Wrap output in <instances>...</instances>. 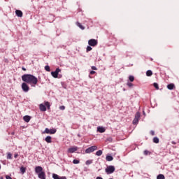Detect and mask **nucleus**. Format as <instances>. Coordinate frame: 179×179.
<instances>
[{
  "mask_svg": "<svg viewBox=\"0 0 179 179\" xmlns=\"http://www.w3.org/2000/svg\"><path fill=\"white\" fill-rule=\"evenodd\" d=\"M22 79L23 82L25 83H29V85H37L38 80L36 78V76L31 74H24L22 76Z\"/></svg>",
  "mask_w": 179,
  "mask_h": 179,
  "instance_id": "f257e3e1",
  "label": "nucleus"
},
{
  "mask_svg": "<svg viewBox=\"0 0 179 179\" xmlns=\"http://www.w3.org/2000/svg\"><path fill=\"white\" fill-rule=\"evenodd\" d=\"M35 172L38 174V177L40 179H45V172L43 171V167L36 166L35 168Z\"/></svg>",
  "mask_w": 179,
  "mask_h": 179,
  "instance_id": "f03ea898",
  "label": "nucleus"
},
{
  "mask_svg": "<svg viewBox=\"0 0 179 179\" xmlns=\"http://www.w3.org/2000/svg\"><path fill=\"white\" fill-rule=\"evenodd\" d=\"M105 171L107 174H113V173L115 171V168L114 166H109L105 169Z\"/></svg>",
  "mask_w": 179,
  "mask_h": 179,
  "instance_id": "7ed1b4c3",
  "label": "nucleus"
},
{
  "mask_svg": "<svg viewBox=\"0 0 179 179\" xmlns=\"http://www.w3.org/2000/svg\"><path fill=\"white\" fill-rule=\"evenodd\" d=\"M141 117V113L139 112H137L135 115V118L133 120L134 125H136L138 122H139V118Z\"/></svg>",
  "mask_w": 179,
  "mask_h": 179,
  "instance_id": "20e7f679",
  "label": "nucleus"
},
{
  "mask_svg": "<svg viewBox=\"0 0 179 179\" xmlns=\"http://www.w3.org/2000/svg\"><path fill=\"white\" fill-rule=\"evenodd\" d=\"M55 132H57V129H50L48 128H46L45 129V131H43V134H50V135H52V134H55Z\"/></svg>",
  "mask_w": 179,
  "mask_h": 179,
  "instance_id": "39448f33",
  "label": "nucleus"
},
{
  "mask_svg": "<svg viewBox=\"0 0 179 179\" xmlns=\"http://www.w3.org/2000/svg\"><path fill=\"white\" fill-rule=\"evenodd\" d=\"M94 150H97V146L93 145L85 150V153H92Z\"/></svg>",
  "mask_w": 179,
  "mask_h": 179,
  "instance_id": "423d86ee",
  "label": "nucleus"
},
{
  "mask_svg": "<svg viewBox=\"0 0 179 179\" xmlns=\"http://www.w3.org/2000/svg\"><path fill=\"white\" fill-rule=\"evenodd\" d=\"M89 45H91V47H96L97 45L98 42L96 39H90L88 41Z\"/></svg>",
  "mask_w": 179,
  "mask_h": 179,
  "instance_id": "0eeeda50",
  "label": "nucleus"
},
{
  "mask_svg": "<svg viewBox=\"0 0 179 179\" xmlns=\"http://www.w3.org/2000/svg\"><path fill=\"white\" fill-rule=\"evenodd\" d=\"M61 72V69L59 68L56 69L55 71H52L51 75L53 78H58V73Z\"/></svg>",
  "mask_w": 179,
  "mask_h": 179,
  "instance_id": "6e6552de",
  "label": "nucleus"
},
{
  "mask_svg": "<svg viewBox=\"0 0 179 179\" xmlns=\"http://www.w3.org/2000/svg\"><path fill=\"white\" fill-rule=\"evenodd\" d=\"M22 89L23 92H27L29 89V85H27V83H23L22 84Z\"/></svg>",
  "mask_w": 179,
  "mask_h": 179,
  "instance_id": "1a4fd4ad",
  "label": "nucleus"
},
{
  "mask_svg": "<svg viewBox=\"0 0 179 179\" xmlns=\"http://www.w3.org/2000/svg\"><path fill=\"white\" fill-rule=\"evenodd\" d=\"M76 150H78V147H72V148H69L68 152L73 153V152H76Z\"/></svg>",
  "mask_w": 179,
  "mask_h": 179,
  "instance_id": "9d476101",
  "label": "nucleus"
},
{
  "mask_svg": "<svg viewBox=\"0 0 179 179\" xmlns=\"http://www.w3.org/2000/svg\"><path fill=\"white\" fill-rule=\"evenodd\" d=\"M52 178H54V179H66V177H65V176L59 177V176H58L57 174L53 173Z\"/></svg>",
  "mask_w": 179,
  "mask_h": 179,
  "instance_id": "9b49d317",
  "label": "nucleus"
},
{
  "mask_svg": "<svg viewBox=\"0 0 179 179\" xmlns=\"http://www.w3.org/2000/svg\"><path fill=\"white\" fill-rule=\"evenodd\" d=\"M15 15L18 17H22L23 16V13L20 10H15Z\"/></svg>",
  "mask_w": 179,
  "mask_h": 179,
  "instance_id": "f8f14e48",
  "label": "nucleus"
},
{
  "mask_svg": "<svg viewBox=\"0 0 179 179\" xmlns=\"http://www.w3.org/2000/svg\"><path fill=\"white\" fill-rule=\"evenodd\" d=\"M39 108H40L41 111H47V108L43 103L39 105Z\"/></svg>",
  "mask_w": 179,
  "mask_h": 179,
  "instance_id": "ddd939ff",
  "label": "nucleus"
},
{
  "mask_svg": "<svg viewBox=\"0 0 179 179\" xmlns=\"http://www.w3.org/2000/svg\"><path fill=\"white\" fill-rule=\"evenodd\" d=\"M98 132H100V134H103V132H106V129L103 127H97Z\"/></svg>",
  "mask_w": 179,
  "mask_h": 179,
  "instance_id": "4468645a",
  "label": "nucleus"
},
{
  "mask_svg": "<svg viewBox=\"0 0 179 179\" xmlns=\"http://www.w3.org/2000/svg\"><path fill=\"white\" fill-rule=\"evenodd\" d=\"M45 142H47V143H51L52 142V138L50 136H48L45 138Z\"/></svg>",
  "mask_w": 179,
  "mask_h": 179,
  "instance_id": "2eb2a0df",
  "label": "nucleus"
},
{
  "mask_svg": "<svg viewBox=\"0 0 179 179\" xmlns=\"http://www.w3.org/2000/svg\"><path fill=\"white\" fill-rule=\"evenodd\" d=\"M113 159L114 158L111 155H108L106 157V159L107 162H113Z\"/></svg>",
  "mask_w": 179,
  "mask_h": 179,
  "instance_id": "dca6fc26",
  "label": "nucleus"
},
{
  "mask_svg": "<svg viewBox=\"0 0 179 179\" xmlns=\"http://www.w3.org/2000/svg\"><path fill=\"white\" fill-rule=\"evenodd\" d=\"M30 118H31L30 116L25 115L24 116L23 120L24 121H25V122H29L30 121Z\"/></svg>",
  "mask_w": 179,
  "mask_h": 179,
  "instance_id": "f3484780",
  "label": "nucleus"
},
{
  "mask_svg": "<svg viewBox=\"0 0 179 179\" xmlns=\"http://www.w3.org/2000/svg\"><path fill=\"white\" fill-rule=\"evenodd\" d=\"M176 86L174 85V84H169L167 85V87L169 90H173V89H174Z\"/></svg>",
  "mask_w": 179,
  "mask_h": 179,
  "instance_id": "a211bd4d",
  "label": "nucleus"
},
{
  "mask_svg": "<svg viewBox=\"0 0 179 179\" xmlns=\"http://www.w3.org/2000/svg\"><path fill=\"white\" fill-rule=\"evenodd\" d=\"M76 24L78 26V27H80V29H81V30H85V27H83V25H82V24H80L79 22H77Z\"/></svg>",
  "mask_w": 179,
  "mask_h": 179,
  "instance_id": "6ab92c4d",
  "label": "nucleus"
},
{
  "mask_svg": "<svg viewBox=\"0 0 179 179\" xmlns=\"http://www.w3.org/2000/svg\"><path fill=\"white\" fill-rule=\"evenodd\" d=\"M20 171L22 173V174H24L26 173V168L24 166H21L20 167Z\"/></svg>",
  "mask_w": 179,
  "mask_h": 179,
  "instance_id": "aec40b11",
  "label": "nucleus"
},
{
  "mask_svg": "<svg viewBox=\"0 0 179 179\" xmlns=\"http://www.w3.org/2000/svg\"><path fill=\"white\" fill-rule=\"evenodd\" d=\"M146 75H147L148 76H152V75H153V72H152L151 70H148V71H147V72H146Z\"/></svg>",
  "mask_w": 179,
  "mask_h": 179,
  "instance_id": "412c9836",
  "label": "nucleus"
},
{
  "mask_svg": "<svg viewBox=\"0 0 179 179\" xmlns=\"http://www.w3.org/2000/svg\"><path fill=\"white\" fill-rule=\"evenodd\" d=\"M101 155H103V151L101 150H99L96 152V156H101Z\"/></svg>",
  "mask_w": 179,
  "mask_h": 179,
  "instance_id": "4be33fe9",
  "label": "nucleus"
},
{
  "mask_svg": "<svg viewBox=\"0 0 179 179\" xmlns=\"http://www.w3.org/2000/svg\"><path fill=\"white\" fill-rule=\"evenodd\" d=\"M164 178H165L164 175H163V174H159L157 177V179H164Z\"/></svg>",
  "mask_w": 179,
  "mask_h": 179,
  "instance_id": "5701e85b",
  "label": "nucleus"
},
{
  "mask_svg": "<svg viewBox=\"0 0 179 179\" xmlns=\"http://www.w3.org/2000/svg\"><path fill=\"white\" fill-rule=\"evenodd\" d=\"M153 143H159V138L155 137V138H153Z\"/></svg>",
  "mask_w": 179,
  "mask_h": 179,
  "instance_id": "b1692460",
  "label": "nucleus"
},
{
  "mask_svg": "<svg viewBox=\"0 0 179 179\" xmlns=\"http://www.w3.org/2000/svg\"><path fill=\"white\" fill-rule=\"evenodd\" d=\"M129 79L130 82H134V80H135V78L133 76H130L129 77Z\"/></svg>",
  "mask_w": 179,
  "mask_h": 179,
  "instance_id": "393cba45",
  "label": "nucleus"
},
{
  "mask_svg": "<svg viewBox=\"0 0 179 179\" xmlns=\"http://www.w3.org/2000/svg\"><path fill=\"white\" fill-rule=\"evenodd\" d=\"M45 107H47L48 108L50 109V102H45Z\"/></svg>",
  "mask_w": 179,
  "mask_h": 179,
  "instance_id": "a878e982",
  "label": "nucleus"
},
{
  "mask_svg": "<svg viewBox=\"0 0 179 179\" xmlns=\"http://www.w3.org/2000/svg\"><path fill=\"white\" fill-rule=\"evenodd\" d=\"M45 71H47V72H50L51 70L50 69V66H45Z\"/></svg>",
  "mask_w": 179,
  "mask_h": 179,
  "instance_id": "bb28decb",
  "label": "nucleus"
},
{
  "mask_svg": "<svg viewBox=\"0 0 179 179\" xmlns=\"http://www.w3.org/2000/svg\"><path fill=\"white\" fill-rule=\"evenodd\" d=\"M154 87H155V89H157V90H159V85L156 83H154Z\"/></svg>",
  "mask_w": 179,
  "mask_h": 179,
  "instance_id": "cd10ccee",
  "label": "nucleus"
},
{
  "mask_svg": "<svg viewBox=\"0 0 179 179\" xmlns=\"http://www.w3.org/2000/svg\"><path fill=\"white\" fill-rule=\"evenodd\" d=\"M144 155H145V156H148V155H150V152H149L148 150H145L144 151Z\"/></svg>",
  "mask_w": 179,
  "mask_h": 179,
  "instance_id": "c85d7f7f",
  "label": "nucleus"
},
{
  "mask_svg": "<svg viewBox=\"0 0 179 179\" xmlns=\"http://www.w3.org/2000/svg\"><path fill=\"white\" fill-rule=\"evenodd\" d=\"M7 159H12V154L10 152H8L7 155Z\"/></svg>",
  "mask_w": 179,
  "mask_h": 179,
  "instance_id": "c756f323",
  "label": "nucleus"
},
{
  "mask_svg": "<svg viewBox=\"0 0 179 179\" xmlns=\"http://www.w3.org/2000/svg\"><path fill=\"white\" fill-rule=\"evenodd\" d=\"M85 163L87 166H89V164H92L93 162L92 160H87Z\"/></svg>",
  "mask_w": 179,
  "mask_h": 179,
  "instance_id": "7c9ffc66",
  "label": "nucleus"
},
{
  "mask_svg": "<svg viewBox=\"0 0 179 179\" xmlns=\"http://www.w3.org/2000/svg\"><path fill=\"white\" fill-rule=\"evenodd\" d=\"M73 164H79V160H78V159H74V160L73 161Z\"/></svg>",
  "mask_w": 179,
  "mask_h": 179,
  "instance_id": "2f4dec72",
  "label": "nucleus"
},
{
  "mask_svg": "<svg viewBox=\"0 0 179 179\" xmlns=\"http://www.w3.org/2000/svg\"><path fill=\"white\" fill-rule=\"evenodd\" d=\"M92 48L90 46L87 47V52H89V51H92Z\"/></svg>",
  "mask_w": 179,
  "mask_h": 179,
  "instance_id": "473e14b6",
  "label": "nucleus"
},
{
  "mask_svg": "<svg viewBox=\"0 0 179 179\" xmlns=\"http://www.w3.org/2000/svg\"><path fill=\"white\" fill-rule=\"evenodd\" d=\"M92 71H97V68H96V66H92Z\"/></svg>",
  "mask_w": 179,
  "mask_h": 179,
  "instance_id": "72a5a7b5",
  "label": "nucleus"
},
{
  "mask_svg": "<svg viewBox=\"0 0 179 179\" xmlns=\"http://www.w3.org/2000/svg\"><path fill=\"white\" fill-rule=\"evenodd\" d=\"M127 86H129V87H132L133 85L131 83H128Z\"/></svg>",
  "mask_w": 179,
  "mask_h": 179,
  "instance_id": "f704fd0d",
  "label": "nucleus"
},
{
  "mask_svg": "<svg viewBox=\"0 0 179 179\" xmlns=\"http://www.w3.org/2000/svg\"><path fill=\"white\" fill-rule=\"evenodd\" d=\"M60 110H65V106H61L59 107Z\"/></svg>",
  "mask_w": 179,
  "mask_h": 179,
  "instance_id": "c9c22d12",
  "label": "nucleus"
},
{
  "mask_svg": "<svg viewBox=\"0 0 179 179\" xmlns=\"http://www.w3.org/2000/svg\"><path fill=\"white\" fill-rule=\"evenodd\" d=\"M94 73H96V71H90L91 75H94Z\"/></svg>",
  "mask_w": 179,
  "mask_h": 179,
  "instance_id": "e433bc0d",
  "label": "nucleus"
},
{
  "mask_svg": "<svg viewBox=\"0 0 179 179\" xmlns=\"http://www.w3.org/2000/svg\"><path fill=\"white\" fill-rule=\"evenodd\" d=\"M6 179H12V178L10 176H8V175L6 176Z\"/></svg>",
  "mask_w": 179,
  "mask_h": 179,
  "instance_id": "4c0bfd02",
  "label": "nucleus"
},
{
  "mask_svg": "<svg viewBox=\"0 0 179 179\" xmlns=\"http://www.w3.org/2000/svg\"><path fill=\"white\" fill-rule=\"evenodd\" d=\"M151 135L155 136V132L153 131H150Z\"/></svg>",
  "mask_w": 179,
  "mask_h": 179,
  "instance_id": "58836bf2",
  "label": "nucleus"
},
{
  "mask_svg": "<svg viewBox=\"0 0 179 179\" xmlns=\"http://www.w3.org/2000/svg\"><path fill=\"white\" fill-rule=\"evenodd\" d=\"M17 156H19V155H17V154H15V155H14V157H15V159L17 157Z\"/></svg>",
  "mask_w": 179,
  "mask_h": 179,
  "instance_id": "ea45409f",
  "label": "nucleus"
},
{
  "mask_svg": "<svg viewBox=\"0 0 179 179\" xmlns=\"http://www.w3.org/2000/svg\"><path fill=\"white\" fill-rule=\"evenodd\" d=\"M96 179H103V178H101V177H100V176H98V177H96Z\"/></svg>",
  "mask_w": 179,
  "mask_h": 179,
  "instance_id": "a19ab883",
  "label": "nucleus"
},
{
  "mask_svg": "<svg viewBox=\"0 0 179 179\" xmlns=\"http://www.w3.org/2000/svg\"><path fill=\"white\" fill-rule=\"evenodd\" d=\"M22 71H26V68H24V67H22Z\"/></svg>",
  "mask_w": 179,
  "mask_h": 179,
  "instance_id": "79ce46f5",
  "label": "nucleus"
},
{
  "mask_svg": "<svg viewBox=\"0 0 179 179\" xmlns=\"http://www.w3.org/2000/svg\"><path fill=\"white\" fill-rule=\"evenodd\" d=\"M0 179H3V177H1Z\"/></svg>",
  "mask_w": 179,
  "mask_h": 179,
  "instance_id": "37998d69",
  "label": "nucleus"
},
{
  "mask_svg": "<svg viewBox=\"0 0 179 179\" xmlns=\"http://www.w3.org/2000/svg\"><path fill=\"white\" fill-rule=\"evenodd\" d=\"M78 136L80 137V134H78Z\"/></svg>",
  "mask_w": 179,
  "mask_h": 179,
  "instance_id": "c03bdc74",
  "label": "nucleus"
},
{
  "mask_svg": "<svg viewBox=\"0 0 179 179\" xmlns=\"http://www.w3.org/2000/svg\"><path fill=\"white\" fill-rule=\"evenodd\" d=\"M15 134V133H12V135H14Z\"/></svg>",
  "mask_w": 179,
  "mask_h": 179,
  "instance_id": "a18cd8bd",
  "label": "nucleus"
},
{
  "mask_svg": "<svg viewBox=\"0 0 179 179\" xmlns=\"http://www.w3.org/2000/svg\"><path fill=\"white\" fill-rule=\"evenodd\" d=\"M0 170H1V164H0Z\"/></svg>",
  "mask_w": 179,
  "mask_h": 179,
  "instance_id": "49530a36",
  "label": "nucleus"
}]
</instances>
